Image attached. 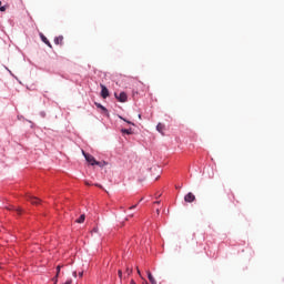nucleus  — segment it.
<instances>
[{
    "mask_svg": "<svg viewBox=\"0 0 284 284\" xmlns=\"http://www.w3.org/2000/svg\"><path fill=\"white\" fill-rule=\"evenodd\" d=\"M82 154L85 161L90 163V165H99V162L94 159V156L90 155L89 153H85V151H82Z\"/></svg>",
    "mask_w": 284,
    "mask_h": 284,
    "instance_id": "nucleus-1",
    "label": "nucleus"
},
{
    "mask_svg": "<svg viewBox=\"0 0 284 284\" xmlns=\"http://www.w3.org/2000/svg\"><path fill=\"white\" fill-rule=\"evenodd\" d=\"M115 99L120 101V103H125L128 101V93L121 92L120 94L114 93Z\"/></svg>",
    "mask_w": 284,
    "mask_h": 284,
    "instance_id": "nucleus-2",
    "label": "nucleus"
},
{
    "mask_svg": "<svg viewBox=\"0 0 284 284\" xmlns=\"http://www.w3.org/2000/svg\"><path fill=\"white\" fill-rule=\"evenodd\" d=\"M184 201L185 203H194V201H196V196L194 193L190 192L184 196Z\"/></svg>",
    "mask_w": 284,
    "mask_h": 284,
    "instance_id": "nucleus-3",
    "label": "nucleus"
},
{
    "mask_svg": "<svg viewBox=\"0 0 284 284\" xmlns=\"http://www.w3.org/2000/svg\"><path fill=\"white\" fill-rule=\"evenodd\" d=\"M101 97L102 99H108L110 97V91L103 84H101Z\"/></svg>",
    "mask_w": 284,
    "mask_h": 284,
    "instance_id": "nucleus-4",
    "label": "nucleus"
},
{
    "mask_svg": "<svg viewBox=\"0 0 284 284\" xmlns=\"http://www.w3.org/2000/svg\"><path fill=\"white\" fill-rule=\"evenodd\" d=\"M27 201H29L32 205H39V203H41V200L32 195H27Z\"/></svg>",
    "mask_w": 284,
    "mask_h": 284,
    "instance_id": "nucleus-5",
    "label": "nucleus"
},
{
    "mask_svg": "<svg viewBox=\"0 0 284 284\" xmlns=\"http://www.w3.org/2000/svg\"><path fill=\"white\" fill-rule=\"evenodd\" d=\"M146 274H148V278H149V281H150L151 284H158V283H156V280H155L154 276L152 275V272L146 271Z\"/></svg>",
    "mask_w": 284,
    "mask_h": 284,
    "instance_id": "nucleus-6",
    "label": "nucleus"
},
{
    "mask_svg": "<svg viewBox=\"0 0 284 284\" xmlns=\"http://www.w3.org/2000/svg\"><path fill=\"white\" fill-rule=\"evenodd\" d=\"M55 45H63V36L54 38Z\"/></svg>",
    "mask_w": 284,
    "mask_h": 284,
    "instance_id": "nucleus-7",
    "label": "nucleus"
},
{
    "mask_svg": "<svg viewBox=\"0 0 284 284\" xmlns=\"http://www.w3.org/2000/svg\"><path fill=\"white\" fill-rule=\"evenodd\" d=\"M41 40L43 41V43H45V45H48L49 48H52V44L50 43V40H48V38L43 34H40Z\"/></svg>",
    "mask_w": 284,
    "mask_h": 284,
    "instance_id": "nucleus-8",
    "label": "nucleus"
},
{
    "mask_svg": "<svg viewBox=\"0 0 284 284\" xmlns=\"http://www.w3.org/2000/svg\"><path fill=\"white\" fill-rule=\"evenodd\" d=\"M94 104L97 108L102 110V112H104V114H108V109L105 106H103L101 103H98V102H95Z\"/></svg>",
    "mask_w": 284,
    "mask_h": 284,
    "instance_id": "nucleus-9",
    "label": "nucleus"
},
{
    "mask_svg": "<svg viewBox=\"0 0 284 284\" xmlns=\"http://www.w3.org/2000/svg\"><path fill=\"white\" fill-rule=\"evenodd\" d=\"M156 130L158 132H160L161 134H163V130H165V125L163 123H159L156 125Z\"/></svg>",
    "mask_w": 284,
    "mask_h": 284,
    "instance_id": "nucleus-10",
    "label": "nucleus"
},
{
    "mask_svg": "<svg viewBox=\"0 0 284 284\" xmlns=\"http://www.w3.org/2000/svg\"><path fill=\"white\" fill-rule=\"evenodd\" d=\"M85 222V214H82L78 220H75V223H84Z\"/></svg>",
    "mask_w": 284,
    "mask_h": 284,
    "instance_id": "nucleus-11",
    "label": "nucleus"
},
{
    "mask_svg": "<svg viewBox=\"0 0 284 284\" xmlns=\"http://www.w3.org/2000/svg\"><path fill=\"white\" fill-rule=\"evenodd\" d=\"M122 134H132V129H122Z\"/></svg>",
    "mask_w": 284,
    "mask_h": 284,
    "instance_id": "nucleus-12",
    "label": "nucleus"
},
{
    "mask_svg": "<svg viewBox=\"0 0 284 284\" xmlns=\"http://www.w3.org/2000/svg\"><path fill=\"white\" fill-rule=\"evenodd\" d=\"M61 265L57 266V275H55V283H57V278L59 277V274L61 273Z\"/></svg>",
    "mask_w": 284,
    "mask_h": 284,
    "instance_id": "nucleus-13",
    "label": "nucleus"
},
{
    "mask_svg": "<svg viewBox=\"0 0 284 284\" xmlns=\"http://www.w3.org/2000/svg\"><path fill=\"white\" fill-rule=\"evenodd\" d=\"M6 10H8V6H1L0 1V12H6Z\"/></svg>",
    "mask_w": 284,
    "mask_h": 284,
    "instance_id": "nucleus-14",
    "label": "nucleus"
},
{
    "mask_svg": "<svg viewBox=\"0 0 284 284\" xmlns=\"http://www.w3.org/2000/svg\"><path fill=\"white\" fill-rule=\"evenodd\" d=\"M122 121H125V123H129V125H134V123H132L131 121H128L125 119H123V116H119Z\"/></svg>",
    "mask_w": 284,
    "mask_h": 284,
    "instance_id": "nucleus-15",
    "label": "nucleus"
},
{
    "mask_svg": "<svg viewBox=\"0 0 284 284\" xmlns=\"http://www.w3.org/2000/svg\"><path fill=\"white\" fill-rule=\"evenodd\" d=\"M126 276H130V274H132V268H130V267H126Z\"/></svg>",
    "mask_w": 284,
    "mask_h": 284,
    "instance_id": "nucleus-16",
    "label": "nucleus"
},
{
    "mask_svg": "<svg viewBox=\"0 0 284 284\" xmlns=\"http://www.w3.org/2000/svg\"><path fill=\"white\" fill-rule=\"evenodd\" d=\"M118 276H119V278H123V271L119 270L118 271Z\"/></svg>",
    "mask_w": 284,
    "mask_h": 284,
    "instance_id": "nucleus-17",
    "label": "nucleus"
},
{
    "mask_svg": "<svg viewBox=\"0 0 284 284\" xmlns=\"http://www.w3.org/2000/svg\"><path fill=\"white\" fill-rule=\"evenodd\" d=\"M14 211L17 212V214H21V212H22L21 209H14Z\"/></svg>",
    "mask_w": 284,
    "mask_h": 284,
    "instance_id": "nucleus-18",
    "label": "nucleus"
},
{
    "mask_svg": "<svg viewBox=\"0 0 284 284\" xmlns=\"http://www.w3.org/2000/svg\"><path fill=\"white\" fill-rule=\"evenodd\" d=\"M80 278H83V272L79 273Z\"/></svg>",
    "mask_w": 284,
    "mask_h": 284,
    "instance_id": "nucleus-19",
    "label": "nucleus"
},
{
    "mask_svg": "<svg viewBox=\"0 0 284 284\" xmlns=\"http://www.w3.org/2000/svg\"><path fill=\"white\" fill-rule=\"evenodd\" d=\"M135 207H136V204H135V205H132V206L130 207V210H135Z\"/></svg>",
    "mask_w": 284,
    "mask_h": 284,
    "instance_id": "nucleus-20",
    "label": "nucleus"
},
{
    "mask_svg": "<svg viewBox=\"0 0 284 284\" xmlns=\"http://www.w3.org/2000/svg\"><path fill=\"white\" fill-rule=\"evenodd\" d=\"M95 186H97V187H101V189L103 187L101 184H95Z\"/></svg>",
    "mask_w": 284,
    "mask_h": 284,
    "instance_id": "nucleus-21",
    "label": "nucleus"
},
{
    "mask_svg": "<svg viewBox=\"0 0 284 284\" xmlns=\"http://www.w3.org/2000/svg\"><path fill=\"white\" fill-rule=\"evenodd\" d=\"M73 276H74V278H77V271L73 272Z\"/></svg>",
    "mask_w": 284,
    "mask_h": 284,
    "instance_id": "nucleus-22",
    "label": "nucleus"
},
{
    "mask_svg": "<svg viewBox=\"0 0 284 284\" xmlns=\"http://www.w3.org/2000/svg\"><path fill=\"white\" fill-rule=\"evenodd\" d=\"M156 214H161V211L159 209L156 210Z\"/></svg>",
    "mask_w": 284,
    "mask_h": 284,
    "instance_id": "nucleus-23",
    "label": "nucleus"
},
{
    "mask_svg": "<svg viewBox=\"0 0 284 284\" xmlns=\"http://www.w3.org/2000/svg\"><path fill=\"white\" fill-rule=\"evenodd\" d=\"M136 270H138V274H140V275H141V270H139V267H138Z\"/></svg>",
    "mask_w": 284,
    "mask_h": 284,
    "instance_id": "nucleus-24",
    "label": "nucleus"
},
{
    "mask_svg": "<svg viewBox=\"0 0 284 284\" xmlns=\"http://www.w3.org/2000/svg\"><path fill=\"white\" fill-rule=\"evenodd\" d=\"M131 284H136V283L134 282V280H132V281H131Z\"/></svg>",
    "mask_w": 284,
    "mask_h": 284,
    "instance_id": "nucleus-25",
    "label": "nucleus"
},
{
    "mask_svg": "<svg viewBox=\"0 0 284 284\" xmlns=\"http://www.w3.org/2000/svg\"><path fill=\"white\" fill-rule=\"evenodd\" d=\"M139 119H141V114H139Z\"/></svg>",
    "mask_w": 284,
    "mask_h": 284,
    "instance_id": "nucleus-26",
    "label": "nucleus"
},
{
    "mask_svg": "<svg viewBox=\"0 0 284 284\" xmlns=\"http://www.w3.org/2000/svg\"><path fill=\"white\" fill-rule=\"evenodd\" d=\"M156 204H159L160 202H155Z\"/></svg>",
    "mask_w": 284,
    "mask_h": 284,
    "instance_id": "nucleus-27",
    "label": "nucleus"
},
{
    "mask_svg": "<svg viewBox=\"0 0 284 284\" xmlns=\"http://www.w3.org/2000/svg\"><path fill=\"white\" fill-rule=\"evenodd\" d=\"M145 284H148V282H145Z\"/></svg>",
    "mask_w": 284,
    "mask_h": 284,
    "instance_id": "nucleus-28",
    "label": "nucleus"
}]
</instances>
